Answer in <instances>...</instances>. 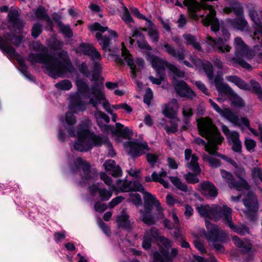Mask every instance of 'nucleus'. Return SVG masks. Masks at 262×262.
Masks as SVG:
<instances>
[{
  "mask_svg": "<svg viewBox=\"0 0 262 262\" xmlns=\"http://www.w3.org/2000/svg\"><path fill=\"white\" fill-rule=\"evenodd\" d=\"M58 56V58H57L47 53H31L29 55L28 59L32 63L38 62L43 64V67L48 71L49 75L55 79L67 71L71 72L73 69L67 51L62 50L59 53Z\"/></svg>",
  "mask_w": 262,
  "mask_h": 262,
  "instance_id": "1",
  "label": "nucleus"
},
{
  "mask_svg": "<svg viewBox=\"0 0 262 262\" xmlns=\"http://www.w3.org/2000/svg\"><path fill=\"white\" fill-rule=\"evenodd\" d=\"M198 127L200 135L208 140V144L199 137L194 139V142L198 145L204 146L206 151L209 154L214 150H217V145L221 144L224 138L221 136L212 120L208 118H202L198 122Z\"/></svg>",
  "mask_w": 262,
  "mask_h": 262,
  "instance_id": "2",
  "label": "nucleus"
},
{
  "mask_svg": "<svg viewBox=\"0 0 262 262\" xmlns=\"http://www.w3.org/2000/svg\"><path fill=\"white\" fill-rule=\"evenodd\" d=\"M144 210H140V220L148 226L156 225L157 222L164 218L163 209L159 201L150 193L143 192Z\"/></svg>",
  "mask_w": 262,
  "mask_h": 262,
  "instance_id": "3",
  "label": "nucleus"
},
{
  "mask_svg": "<svg viewBox=\"0 0 262 262\" xmlns=\"http://www.w3.org/2000/svg\"><path fill=\"white\" fill-rule=\"evenodd\" d=\"M76 85L78 91L83 95L86 98H89V103L92 104L96 109H98L99 104H102L103 108L110 114L112 113V110L110 104L105 100V95L103 92L104 89L102 83L96 82L90 88L88 84L82 79L77 80Z\"/></svg>",
  "mask_w": 262,
  "mask_h": 262,
  "instance_id": "4",
  "label": "nucleus"
},
{
  "mask_svg": "<svg viewBox=\"0 0 262 262\" xmlns=\"http://www.w3.org/2000/svg\"><path fill=\"white\" fill-rule=\"evenodd\" d=\"M206 226L207 232L205 234V237L217 253H223L225 251L223 244L226 243L228 238L227 233L208 221H206Z\"/></svg>",
  "mask_w": 262,
  "mask_h": 262,
  "instance_id": "5",
  "label": "nucleus"
},
{
  "mask_svg": "<svg viewBox=\"0 0 262 262\" xmlns=\"http://www.w3.org/2000/svg\"><path fill=\"white\" fill-rule=\"evenodd\" d=\"M233 46L235 49V56L232 58H228V60L234 66L238 64L247 70H251V66L243 59V57H246L247 59H251L253 55L252 49H250L241 38L238 37L234 39Z\"/></svg>",
  "mask_w": 262,
  "mask_h": 262,
  "instance_id": "6",
  "label": "nucleus"
},
{
  "mask_svg": "<svg viewBox=\"0 0 262 262\" xmlns=\"http://www.w3.org/2000/svg\"><path fill=\"white\" fill-rule=\"evenodd\" d=\"M89 29L92 31H99L100 32H97L95 37L101 46V48L104 51H111V37L113 36L115 38L118 37L117 33L113 30H108L107 27L102 26L99 23H95L89 27Z\"/></svg>",
  "mask_w": 262,
  "mask_h": 262,
  "instance_id": "7",
  "label": "nucleus"
},
{
  "mask_svg": "<svg viewBox=\"0 0 262 262\" xmlns=\"http://www.w3.org/2000/svg\"><path fill=\"white\" fill-rule=\"evenodd\" d=\"M122 56L123 57V59L118 55H115V61L118 63L123 64H124V60H126L128 66L130 67L132 70L133 77L136 78L137 76L136 73L140 71L144 68V60L142 58H138L135 60V64L132 55L125 48H123L122 49Z\"/></svg>",
  "mask_w": 262,
  "mask_h": 262,
  "instance_id": "8",
  "label": "nucleus"
},
{
  "mask_svg": "<svg viewBox=\"0 0 262 262\" xmlns=\"http://www.w3.org/2000/svg\"><path fill=\"white\" fill-rule=\"evenodd\" d=\"M209 102L216 112L219 113L227 120L232 122L234 125L236 126L243 125L247 127L249 125V121L246 118H239V117L230 108H225L221 109L219 105L211 99L209 100Z\"/></svg>",
  "mask_w": 262,
  "mask_h": 262,
  "instance_id": "9",
  "label": "nucleus"
},
{
  "mask_svg": "<svg viewBox=\"0 0 262 262\" xmlns=\"http://www.w3.org/2000/svg\"><path fill=\"white\" fill-rule=\"evenodd\" d=\"M74 167H72L73 171L81 168L82 172L81 174L82 179L86 181L95 180L98 176V172L95 169H91L90 163L82 159L81 157H77L74 160Z\"/></svg>",
  "mask_w": 262,
  "mask_h": 262,
  "instance_id": "10",
  "label": "nucleus"
},
{
  "mask_svg": "<svg viewBox=\"0 0 262 262\" xmlns=\"http://www.w3.org/2000/svg\"><path fill=\"white\" fill-rule=\"evenodd\" d=\"M21 37L13 34H7L4 38L0 36V48L5 53L11 57H15L16 52L10 45L11 43L18 46L21 41Z\"/></svg>",
  "mask_w": 262,
  "mask_h": 262,
  "instance_id": "11",
  "label": "nucleus"
},
{
  "mask_svg": "<svg viewBox=\"0 0 262 262\" xmlns=\"http://www.w3.org/2000/svg\"><path fill=\"white\" fill-rule=\"evenodd\" d=\"M124 146L128 154L133 158L139 157L149 151L146 142L127 141L124 143Z\"/></svg>",
  "mask_w": 262,
  "mask_h": 262,
  "instance_id": "12",
  "label": "nucleus"
},
{
  "mask_svg": "<svg viewBox=\"0 0 262 262\" xmlns=\"http://www.w3.org/2000/svg\"><path fill=\"white\" fill-rule=\"evenodd\" d=\"M232 209L226 206L213 205L211 206L210 219L217 221L223 217L225 224L231 219Z\"/></svg>",
  "mask_w": 262,
  "mask_h": 262,
  "instance_id": "13",
  "label": "nucleus"
},
{
  "mask_svg": "<svg viewBox=\"0 0 262 262\" xmlns=\"http://www.w3.org/2000/svg\"><path fill=\"white\" fill-rule=\"evenodd\" d=\"M172 83L177 94L180 97L193 99L195 96L193 91L188 87L184 81L178 80L174 77Z\"/></svg>",
  "mask_w": 262,
  "mask_h": 262,
  "instance_id": "14",
  "label": "nucleus"
},
{
  "mask_svg": "<svg viewBox=\"0 0 262 262\" xmlns=\"http://www.w3.org/2000/svg\"><path fill=\"white\" fill-rule=\"evenodd\" d=\"M95 137H100L97 135H91L90 136L78 137V140L75 142L74 147L75 149L79 151H87L90 150L93 145H96L95 140L94 139Z\"/></svg>",
  "mask_w": 262,
  "mask_h": 262,
  "instance_id": "15",
  "label": "nucleus"
},
{
  "mask_svg": "<svg viewBox=\"0 0 262 262\" xmlns=\"http://www.w3.org/2000/svg\"><path fill=\"white\" fill-rule=\"evenodd\" d=\"M178 253V250L177 248H172L170 254L168 250L161 249L160 251H155L153 253V260L151 262H172Z\"/></svg>",
  "mask_w": 262,
  "mask_h": 262,
  "instance_id": "16",
  "label": "nucleus"
},
{
  "mask_svg": "<svg viewBox=\"0 0 262 262\" xmlns=\"http://www.w3.org/2000/svg\"><path fill=\"white\" fill-rule=\"evenodd\" d=\"M243 202L247 209L244 212L247 215H250L251 213L255 212L258 210V199L252 191H248L247 192L245 198L243 199Z\"/></svg>",
  "mask_w": 262,
  "mask_h": 262,
  "instance_id": "17",
  "label": "nucleus"
},
{
  "mask_svg": "<svg viewBox=\"0 0 262 262\" xmlns=\"http://www.w3.org/2000/svg\"><path fill=\"white\" fill-rule=\"evenodd\" d=\"M19 13L17 10H11L8 13V27L16 33H21L24 26L23 21L19 18Z\"/></svg>",
  "mask_w": 262,
  "mask_h": 262,
  "instance_id": "18",
  "label": "nucleus"
},
{
  "mask_svg": "<svg viewBox=\"0 0 262 262\" xmlns=\"http://www.w3.org/2000/svg\"><path fill=\"white\" fill-rule=\"evenodd\" d=\"M93 62L94 69L92 75L91 81H97L101 72V65L100 63L102 57L100 53L95 48L89 55Z\"/></svg>",
  "mask_w": 262,
  "mask_h": 262,
  "instance_id": "19",
  "label": "nucleus"
},
{
  "mask_svg": "<svg viewBox=\"0 0 262 262\" xmlns=\"http://www.w3.org/2000/svg\"><path fill=\"white\" fill-rule=\"evenodd\" d=\"M208 43L212 46L213 49L221 53L229 52L231 49V47L227 42V40H224L223 38L220 37L217 40H215L211 36L207 37Z\"/></svg>",
  "mask_w": 262,
  "mask_h": 262,
  "instance_id": "20",
  "label": "nucleus"
},
{
  "mask_svg": "<svg viewBox=\"0 0 262 262\" xmlns=\"http://www.w3.org/2000/svg\"><path fill=\"white\" fill-rule=\"evenodd\" d=\"M146 59L151 63L152 67L157 69V72L162 71L165 72V68H168V64H170L168 62L153 55L150 52L147 53Z\"/></svg>",
  "mask_w": 262,
  "mask_h": 262,
  "instance_id": "21",
  "label": "nucleus"
},
{
  "mask_svg": "<svg viewBox=\"0 0 262 262\" xmlns=\"http://www.w3.org/2000/svg\"><path fill=\"white\" fill-rule=\"evenodd\" d=\"M89 125L90 121L89 120L82 122L79 125L77 132L75 131V129L71 126L68 127L67 129L71 137L76 136V134L78 137L90 136L93 135L89 134Z\"/></svg>",
  "mask_w": 262,
  "mask_h": 262,
  "instance_id": "22",
  "label": "nucleus"
},
{
  "mask_svg": "<svg viewBox=\"0 0 262 262\" xmlns=\"http://www.w3.org/2000/svg\"><path fill=\"white\" fill-rule=\"evenodd\" d=\"M245 170L243 168L239 169L238 171L236 172L237 176L241 180V182L236 181L233 176L228 181H227L228 185L230 188H235L239 191L241 187L247 188L249 185L245 180L243 179L245 175Z\"/></svg>",
  "mask_w": 262,
  "mask_h": 262,
  "instance_id": "23",
  "label": "nucleus"
},
{
  "mask_svg": "<svg viewBox=\"0 0 262 262\" xmlns=\"http://www.w3.org/2000/svg\"><path fill=\"white\" fill-rule=\"evenodd\" d=\"M227 140L233 151L239 154L242 152V142L239 140V135L238 132L233 131L231 135L228 137Z\"/></svg>",
  "mask_w": 262,
  "mask_h": 262,
  "instance_id": "24",
  "label": "nucleus"
},
{
  "mask_svg": "<svg viewBox=\"0 0 262 262\" xmlns=\"http://www.w3.org/2000/svg\"><path fill=\"white\" fill-rule=\"evenodd\" d=\"M103 166L106 171L113 177H118L121 176L122 171L119 165H116V162L113 160H108L104 162Z\"/></svg>",
  "mask_w": 262,
  "mask_h": 262,
  "instance_id": "25",
  "label": "nucleus"
},
{
  "mask_svg": "<svg viewBox=\"0 0 262 262\" xmlns=\"http://www.w3.org/2000/svg\"><path fill=\"white\" fill-rule=\"evenodd\" d=\"M167 176V172L162 170L159 174L157 173L156 171L152 172L151 177L150 176H146L145 178V181L147 182H158L162 184L165 188H169V183L162 179Z\"/></svg>",
  "mask_w": 262,
  "mask_h": 262,
  "instance_id": "26",
  "label": "nucleus"
},
{
  "mask_svg": "<svg viewBox=\"0 0 262 262\" xmlns=\"http://www.w3.org/2000/svg\"><path fill=\"white\" fill-rule=\"evenodd\" d=\"M164 51L172 57L177 58L179 60H182L185 57V51L183 49H176L173 47L166 43L162 46Z\"/></svg>",
  "mask_w": 262,
  "mask_h": 262,
  "instance_id": "27",
  "label": "nucleus"
},
{
  "mask_svg": "<svg viewBox=\"0 0 262 262\" xmlns=\"http://www.w3.org/2000/svg\"><path fill=\"white\" fill-rule=\"evenodd\" d=\"M201 191L204 195L215 197L217 194V190L214 185L209 181H205L200 184Z\"/></svg>",
  "mask_w": 262,
  "mask_h": 262,
  "instance_id": "28",
  "label": "nucleus"
},
{
  "mask_svg": "<svg viewBox=\"0 0 262 262\" xmlns=\"http://www.w3.org/2000/svg\"><path fill=\"white\" fill-rule=\"evenodd\" d=\"M129 216L127 214H123L117 216V223L119 228L130 230L134 227V222H131L129 220Z\"/></svg>",
  "mask_w": 262,
  "mask_h": 262,
  "instance_id": "29",
  "label": "nucleus"
},
{
  "mask_svg": "<svg viewBox=\"0 0 262 262\" xmlns=\"http://www.w3.org/2000/svg\"><path fill=\"white\" fill-rule=\"evenodd\" d=\"M144 187L137 181H128L126 180H124L123 191L128 192L130 191L143 192Z\"/></svg>",
  "mask_w": 262,
  "mask_h": 262,
  "instance_id": "30",
  "label": "nucleus"
},
{
  "mask_svg": "<svg viewBox=\"0 0 262 262\" xmlns=\"http://www.w3.org/2000/svg\"><path fill=\"white\" fill-rule=\"evenodd\" d=\"M235 245L240 249L244 254L249 253L252 249V245L248 241H243L238 236H234L232 237Z\"/></svg>",
  "mask_w": 262,
  "mask_h": 262,
  "instance_id": "31",
  "label": "nucleus"
},
{
  "mask_svg": "<svg viewBox=\"0 0 262 262\" xmlns=\"http://www.w3.org/2000/svg\"><path fill=\"white\" fill-rule=\"evenodd\" d=\"M70 106L71 110H82L84 107V103L81 100L78 93L71 95L70 97Z\"/></svg>",
  "mask_w": 262,
  "mask_h": 262,
  "instance_id": "32",
  "label": "nucleus"
},
{
  "mask_svg": "<svg viewBox=\"0 0 262 262\" xmlns=\"http://www.w3.org/2000/svg\"><path fill=\"white\" fill-rule=\"evenodd\" d=\"M94 139L96 145L101 146L104 144L106 146L108 150V155L111 157H113L116 155V152L113 147L112 144L110 142L107 137H95Z\"/></svg>",
  "mask_w": 262,
  "mask_h": 262,
  "instance_id": "33",
  "label": "nucleus"
},
{
  "mask_svg": "<svg viewBox=\"0 0 262 262\" xmlns=\"http://www.w3.org/2000/svg\"><path fill=\"white\" fill-rule=\"evenodd\" d=\"M225 94L229 96V99L233 105L239 107H243L245 106L244 100L235 93L231 88L229 89L228 91H227Z\"/></svg>",
  "mask_w": 262,
  "mask_h": 262,
  "instance_id": "34",
  "label": "nucleus"
},
{
  "mask_svg": "<svg viewBox=\"0 0 262 262\" xmlns=\"http://www.w3.org/2000/svg\"><path fill=\"white\" fill-rule=\"evenodd\" d=\"M228 81L234 83L241 89L245 90H250V85L244 80L235 75L227 76L225 78Z\"/></svg>",
  "mask_w": 262,
  "mask_h": 262,
  "instance_id": "35",
  "label": "nucleus"
},
{
  "mask_svg": "<svg viewBox=\"0 0 262 262\" xmlns=\"http://www.w3.org/2000/svg\"><path fill=\"white\" fill-rule=\"evenodd\" d=\"M35 14L37 18L45 20L50 26H52L53 22L44 7H38L35 11Z\"/></svg>",
  "mask_w": 262,
  "mask_h": 262,
  "instance_id": "36",
  "label": "nucleus"
},
{
  "mask_svg": "<svg viewBox=\"0 0 262 262\" xmlns=\"http://www.w3.org/2000/svg\"><path fill=\"white\" fill-rule=\"evenodd\" d=\"M229 228L234 232L237 233L239 234L244 235L246 233L249 232V229L248 227L245 225H242L241 226L235 225L232 221V218L229 220L226 224Z\"/></svg>",
  "mask_w": 262,
  "mask_h": 262,
  "instance_id": "37",
  "label": "nucleus"
},
{
  "mask_svg": "<svg viewBox=\"0 0 262 262\" xmlns=\"http://www.w3.org/2000/svg\"><path fill=\"white\" fill-rule=\"evenodd\" d=\"M237 17L236 18L229 19L228 22L235 28L240 30L243 29L247 25V22L245 20L244 15Z\"/></svg>",
  "mask_w": 262,
  "mask_h": 262,
  "instance_id": "38",
  "label": "nucleus"
},
{
  "mask_svg": "<svg viewBox=\"0 0 262 262\" xmlns=\"http://www.w3.org/2000/svg\"><path fill=\"white\" fill-rule=\"evenodd\" d=\"M223 79L220 76H216L214 78V84L217 91L225 94L231 88L226 83H223Z\"/></svg>",
  "mask_w": 262,
  "mask_h": 262,
  "instance_id": "39",
  "label": "nucleus"
},
{
  "mask_svg": "<svg viewBox=\"0 0 262 262\" xmlns=\"http://www.w3.org/2000/svg\"><path fill=\"white\" fill-rule=\"evenodd\" d=\"M198 157L195 155H193L192 156L191 161L188 162L186 164V166L190 170L193 171L195 173H196V174H200L201 171V169L198 162Z\"/></svg>",
  "mask_w": 262,
  "mask_h": 262,
  "instance_id": "40",
  "label": "nucleus"
},
{
  "mask_svg": "<svg viewBox=\"0 0 262 262\" xmlns=\"http://www.w3.org/2000/svg\"><path fill=\"white\" fill-rule=\"evenodd\" d=\"M116 132L120 136L127 139L132 135V132L129 128L127 127L124 128V125L123 124L120 123H117L116 124Z\"/></svg>",
  "mask_w": 262,
  "mask_h": 262,
  "instance_id": "41",
  "label": "nucleus"
},
{
  "mask_svg": "<svg viewBox=\"0 0 262 262\" xmlns=\"http://www.w3.org/2000/svg\"><path fill=\"white\" fill-rule=\"evenodd\" d=\"M184 37L187 41V45H192L195 50L199 51H202V48L200 43L196 41L195 36L190 34H187L184 35Z\"/></svg>",
  "mask_w": 262,
  "mask_h": 262,
  "instance_id": "42",
  "label": "nucleus"
},
{
  "mask_svg": "<svg viewBox=\"0 0 262 262\" xmlns=\"http://www.w3.org/2000/svg\"><path fill=\"white\" fill-rule=\"evenodd\" d=\"M178 108L167 104L165 105L163 114L169 118H173L175 117Z\"/></svg>",
  "mask_w": 262,
  "mask_h": 262,
  "instance_id": "43",
  "label": "nucleus"
},
{
  "mask_svg": "<svg viewBox=\"0 0 262 262\" xmlns=\"http://www.w3.org/2000/svg\"><path fill=\"white\" fill-rule=\"evenodd\" d=\"M157 77L156 78L152 76H150L149 77V79L153 84L160 85L166 79L165 72H163L162 71L160 72H157Z\"/></svg>",
  "mask_w": 262,
  "mask_h": 262,
  "instance_id": "44",
  "label": "nucleus"
},
{
  "mask_svg": "<svg viewBox=\"0 0 262 262\" xmlns=\"http://www.w3.org/2000/svg\"><path fill=\"white\" fill-rule=\"evenodd\" d=\"M95 49V48L89 44L81 43L77 49V51L80 53L89 56Z\"/></svg>",
  "mask_w": 262,
  "mask_h": 262,
  "instance_id": "45",
  "label": "nucleus"
},
{
  "mask_svg": "<svg viewBox=\"0 0 262 262\" xmlns=\"http://www.w3.org/2000/svg\"><path fill=\"white\" fill-rule=\"evenodd\" d=\"M169 179L172 183L179 189L184 192L188 191L187 186L183 184L178 177H169Z\"/></svg>",
  "mask_w": 262,
  "mask_h": 262,
  "instance_id": "46",
  "label": "nucleus"
},
{
  "mask_svg": "<svg viewBox=\"0 0 262 262\" xmlns=\"http://www.w3.org/2000/svg\"><path fill=\"white\" fill-rule=\"evenodd\" d=\"M210 209L211 206L208 205H200V206H198L196 207V210L202 216L207 217L208 219H210Z\"/></svg>",
  "mask_w": 262,
  "mask_h": 262,
  "instance_id": "47",
  "label": "nucleus"
},
{
  "mask_svg": "<svg viewBox=\"0 0 262 262\" xmlns=\"http://www.w3.org/2000/svg\"><path fill=\"white\" fill-rule=\"evenodd\" d=\"M182 114L184 117L183 121L185 124H187L189 119L193 115L192 108L188 105L184 106L182 108Z\"/></svg>",
  "mask_w": 262,
  "mask_h": 262,
  "instance_id": "48",
  "label": "nucleus"
},
{
  "mask_svg": "<svg viewBox=\"0 0 262 262\" xmlns=\"http://www.w3.org/2000/svg\"><path fill=\"white\" fill-rule=\"evenodd\" d=\"M202 158L204 161H207L212 167L216 168L221 165L220 162L218 159L210 157L206 154L203 155Z\"/></svg>",
  "mask_w": 262,
  "mask_h": 262,
  "instance_id": "49",
  "label": "nucleus"
},
{
  "mask_svg": "<svg viewBox=\"0 0 262 262\" xmlns=\"http://www.w3.org/2000/svg\"><path fill=\"white\" fill-rule=\"evenodd\" d=\"M249 15L252 20L258 26H259L258 30L262 34V26H261V21L258 17L257 12L252 9L249 10Z\"/></svg>",
  "mask_w": 262,
  "mask_h": 262,
  "instance_id": "50",
  "label": "nucleus"
},
{
  "mask_svg": "<svg viewBox=\"0 0 262 262\" xmlns=\"http://www.w3.org/2000/svg\"><path fill=\"white\" fill-rule=\"evenodd\" d=\"M113 194V190H108L105 188H101L99 191V197L102 201H108Z\"/></svg>",
  "mask_w": 262,
  "mask_h": 262,
  "instance_id": "51",
  "label": "nucleus"
},
{
  "mask_svg": "<svg viewBox=\"0 0 262 262\" xmlns=\"http://www.w3.org/2000/svg\"><path fill=\"white\" fill-rule=\"evenodd\" d=\"M58 28L60 31L67 37L71 38L73 36V32L68 25H66L62 23H60Z\"/></svg>",
  "mask_w": 262,
  "mask_h": 262,
  "instance_id": "52",
  "label": "nucleus"
},
{
  "mask_svg": "<svg viewBox=\"0 0 262 262\" xmlns=\"http://www.w3.org/2000/svg\"><path fill=\"white\" fill-rule=\"evenodd\" d=\"M250 89L252 88V91L258 95L260 99H261L262 89L260 84L254 80H250Z\"/></svg>",
  "mask_w": 262,
  "mask_h": 262,
  "instance_id": "53",
  "label": "nucleus"
},
{
  "mask_svg": "<svg viewBox=\"0 0 262 262\" xmlns=\"http://www.w3.org/2000/svg\"><path fill=\"white\" fill-rule=\"evenodd\" d=\"M145 233L147 234L154 241L159 240L161 237L159 230L155 227H151L149 230H146Z\"/></svg>",
  "mask_w": 262,
  "mask_h": 262,
  "instance_id": "54",
  "label": "nucleus"
},
{
  "mask_svg": "<svg viewBox=\"0 0 262 262\" xmlns=\"http://www.w3.org/2000/svg\"><path fill=\"white\" fill-rule=\"evenodd\" d=\"M217 150H214L213 152H210V155L216 156L217 157H220L224 160L226 161L228 163L231 164L233 166H234L235 168H237V164L233 160H232L231 158L226 156L225 155H222L221 154H219V152H216Z\"/></svg>",
  "mask_w": 262,
  "mask_h": 262,
  "instance_id": "55",
  "label": "nucleus"
},
{
  "mask_svg": "<svg viewBox=\"0 0 262 262\" xmlns=\"http://www.w3.org/2000/svg\"><path fill=\"white\" fill-rule=\"evenodd\" d=\"M55 86L58 89L65 91L70 90L72 88V84L70 80L65 79L57 83Z\"/></svg>",
  "mask_w": 262,
  "mask_h": 262,
  "instance_id": "56",
  "label": "nucleus"
},
{
  "mask_svg": "<svg viewBox=\"0 0 262 262\" xmlns=\"http://www.w3.org/2000/svg\"><path fill=\"white\" fill-rule=\"evenodd\" d=\"M198 174L188 172L184 176L185 180L189 183L196 184L199 182V179L197 177Z\"/></svg>",
  "mask_w": 262,
  "mask_h": 262,
  "instance_id": "57",
  "label": "nucleus"
},
{
  "mask_svg": "<svg viewBox=\"0 0 262 262\" xmlns=\"http://www.w3.org/2000/svg\"><path fill=\"white\" fill-rule=\"evenodd\" d=\"M137 42L138 46L140 49L149 51L152 50V48L148 45L147 41L145 40V37L143 38L138 39Z\"/></svg>",
  "mask_w": 262,
  "mask_h": 262,
  "instance_id": "58",
  "label": "nucleus"
},
{
  "mask_svg": "<svg viewBox=\"0 0 262 262\" xmlns=\"http://www.w3.org/2000/svg\"><path fill=\"white\" fill-rule=\"evenodd\" d=\"M42 26L39 23H36L33 25L32 28V35L34 38H37L42 32Z\"/></svg>",
  "mask_w": 262,
  "mask_h": 262,
  "instance_id": "59",
  "label": "nucleus"
},
{
  "mask_svg": "<svg viewBox=\"0 0 262 262\" xmlns=\"http://www.w3.org/2000/svg\"><path fill=\"white\" fill-rule=\"evenodd\" d=\"M154 241L151 237H149L148 234L144 233L143 238L142 247L144 249L148 250L151 246V243Z\"/></svg>",
  "mask_w": 262,
  "mask_h": 262,
  "instance_id": "60",
  "label": "nucleus"
},
{
  "mask_svg": "<svg viewBox=\"0 0 262 262\" xmlns=\"http://www.w3.org/2000/svg\"><path fill=\"white\" fill-rule=\"evenodd\" d=\"M171 72H172L176 76L180 78L184 77L185 76V72L181 71L175 66L170 63L167 68Z\"/></svg>",
  "mask_w": 262,
  "mask_h": 262,
  "instance_id": "61",
  "label": "nucleus"
},
{
  "mask_svg": "<svg viewBox=\"0 0 262 262\" xmlns=\"http://www.w3.org/2000/svg\"><path fill=\"white\" fill-rule=\"evenodd\" d=\"M203 69L205 72L208 78L210 80H212L213 77V68L212 64L210 63L205 64L203 66Z\"/></svg>",
  "mask_w": 262,
  "mask_h": 262,
  "instance_id": "62",
  "label": "nucleus"
},
{
  "mask_svg": "<svg viewBox=\"0 0 262 262\" xmlns=\"http://www.w3.org/2000/svg\"><path fill=\"white\" fill-rule=\"evenodd\" d=\"M232 12L236 16L244 15V11L242 6L239 4H234L231 5Z\"/></svg>",
  "mask_w": 262,
  "mask_h": 262,
  "instance_id": "63",
  "label": "nucleus"
},
{
  "mask_svg": "<svg viewBox=\"0 0 262 262\" xmlns=\"http://www.w3.org/2000/svg\"><path fill=\"white\" fill-rule=\"evenodd\" d=\"M148 35L153 42H157L159 39V35L158 31L154 28H150L148 31Z\"/></svg>",
  "mask_w": 262,
  "mask_h": 262,
  "instance_id": "64",
  "label": "nucleus"
}]
</instances>
